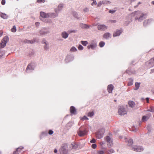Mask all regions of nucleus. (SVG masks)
I'll use <instances>...</instances> for the list:
<instances>
[{
	"mask_svg": "<svg viewBox=\"0 0 154 154\" xmlns=\"http://www.w3.org/2000/svg\"><path fill=\"white\" fill-rule=\"evenodd\" d=\"M60 154H66L67 152V143L63 144L62 145L59 149Z\"/></svg>",
	"mask_w": 154,
	"mask_h": 154,
	"instance_id": "obj_1",
	"label": "nucleus"
},
{
	"mask_svg": "<svg viewBox=\"0 0 154 154\" xmlns=\"http://www.w3.org/2000/svg\"><path fill=\"white\" fill-rule=\"evenodd\" d=\"M9 41V38L7 36H5L0 43V48H4Z\"/></svg>",
	"mask_w": 154,
	"mask_h": 154,
	"instance_id": "obj_2",
	"label": "nucleus"
},
{
	"mask_svg": "<svg viewBox=\"0 0 154 154\" xmlns=\"http://www.w3.org/2000/svg\"><path fill=\"white\" fill-rule=\"evenodd\" d=\"M97 46V42L96 40H93L91 41L90 45L87 46L88 49L90 48L93 50L95 49Z\"/></svg>",
	"mask_w": 154,
	"mask_h": 154,
	"instance_id": "obj_3",
	"label": "nucleus"
},
{
	"mask_svg": "<svg viewBox=\"0 0 154 154\" xmlns=\"http://www.w3.org/2000/svg\"><path fill=\"white\" fill-rule=\"evenodd\" d=\"M105 132V130L104 128L100 130L97 134V137L98 139L102 138Z\"/></svg>",
	"mask_w": 154,
	"mask_h": 154,
	"instance_id": "obj_4",
	"label": "nucleus"
},
{
	"mask_svg": "<svg viewBox=\"0 0 154 154\" xmlns=\"http://www.w3.org/2000/svg\"><path fill=\"white\" fill-rule=\"evenodd\" d=\"M118 113L119 115H124L126 114L127 112L124 108L121 107L119 109Z\"/></svg>",
	"mask_w": 154,
	"mask_h": 154,
	"instance_id": "obj_5",
	"label": "nucleus"
},
{
	"mask_svg": "<svg viewBox=\"0 0 154 154\" xmlns=\"http://www.w3.org/2000/svg\"><path fill=\"white\" fill-rule=\"evenodd\" d=\"M132 149L134 151L138 152H141L143 150V148L141 146H133Z\"/></svg>",
	"mask_w": 154,
	"mask_h": 154,
	"instance_id": "obj_6",
	"label": "nucleus"
},
{
	"mask_svg": "<svg viewBox=\"0 0 154 154\" xmlns=\"http://www.w3.org/2000/svg\"><path fill=\"white\" fill-rule=\"evenodd\" d=\"M107 28V27L104 24L99 25L97 26L98 29L101 31H105Z\"/></svg>",
	"mask_w": 154,
	"mask_h": 154,
	"instance_id": "obj_7",
	"label": "nucleus"
},
{
	"mask_svg": "<svg viewBox=\"0 0 154 154\" xmlns=\"http://www.w3.org/2000/svg\"><path fill=\"white\" fill-rule=\"evenodd\" d=\"M42 43L43 44H44V48L45 49H48L49 48V44L48 42L45 40H43Z\"/></svg>",
	"mask_w": 154,
	"mask_h": 154,
	"instance_id": "obj_8",
	"label": "nucleus"
},
{
	"mask_svg": "<svg viewBox=\"0 0 154 154\" xmlns=\"http://www.w3.org/2000/svg\"><path fill=\"white\" fill-rule=\"evenodd\" d=\"M70 111L72 115H75L76 114V110L75 108L73 106H72L70 109Z\"/></svg>",
	"mask_w": 154,
	"mask_h": 154,
	"instance_id": "obj_9",
	"label": "nucleus"
},
{
	"mask_svg": "<svg viewBox=\"0 0 154 154\" xmlns=\"http://www.w3.org/2000/svg\"><path fill=\"white\" fill-rule=\"evenodd\" d=\"M34 67L33 65L32 64H30L28 66L26 71V72H29V70H33L34 69Z\"/></svg>",
	"mask_w": 154,
	"mask_h": 154,
	"instance_id": "obj_10",
	"label": "nucleus"
},
{
	"mask_svg": "<svg viewBox=\"0 0 154 154\" xmlns=\"http://www.w3.org/2000/svg\"><path fill=\"white\" fill-rule=\"evenodd\" d=\"M122 32L121 30H117L114 32L113 36L114 37L119 36L121 33Z\"/></svg>",
	"mask_w": 154,
	"mask_h": 154,
	"instance_id": "obj_11",
	"label": "nucleus"
},
{
	"mask_svg": "<svg viewBox=\"0 0 154 154\" xmlns=\"http://www.w3.org/2000/svg\"><path fill=\"white\" fill-rule=\"evenodd\" d=\"M151 115L150 113L148 114L146 116H143L142 118V121L143 122L147 121Z\"/></svg>",
	"mask_w": 154,
	"mask_h": 154,
	"instance_id": "obj_12",
	"label": "nucleus"
},
{
	"mask_svg": "<svg viewBox=\"0 0 154 154\" xmlns=\"http://www.w3.org/2000/svg\"><path fill=\"white\" fill-rule=\"evenodd\" d=\"M87 132V131L85 130L79 131L78 132V134L79 136L82 137L85 135L86 134Z\"/></svg>",
	"mask_w": 154,
	"mask_h": 154,
	"instance_id": "obj_13",
	"label": "nucleus"
},
{
	"mask_svg": "<svg viewBox=\"0 0 154 154\" xmlns=\"http://www.w3.org/2000/svg\"><path fill=\"white\" fill-rule=\"evenodd\" d=\"M40 16L41 17L43 18H48V13H46L43 12H40Z\"/></svg>",
	"mask_w": 154,
	"mask_h": 154,
	"instance_id": "obj_14",
	"label": "nucleus"
},
{
	"mask_svg": "<svg viewBox=\"0 0 154 154\" xmlns=\"http://www.w3.org/2000/svg\"><path fill=\"white\" fill-rule=\"evenodd\" d=\"M78 147V145L75 143H72L69 146V148L70 149H76Z\"/></svg>",
	"mask_w": 154,
	"mask_h": 154,
	"instance_id": "obj_15",
	"label": "nucleus"
},
{
	"mask_svg": "<svg viewBox=\"0 0 154 154\" xmlns=\"http://www.w3.org/2000/svg\"><path fill=\"white\" fill-rule=\"evenodd\" d=\"M49 33V32L47 30H42L40 32V34L42 35H45Z\"/></svg>",
	"mask_w": 154,
	"mask_h": 154,
	"instance_id": "obj_16",
	"label": "nucleus"
},
{
	"mask_svg": "<svg viewBox=\"0 0 154 154\" xmlns=\"http://www.w3.org/2000/svg\"><path fill=\"white\" fill-rule=\"evenodd\" d=\"M113 89V86L112 85H109L108 86L107 90L109 93H111Z\"/></svg>",
	"mask_w": 154,
	"mask_h": 154,
	"instance_id": "obj_17",
	"label": "nucleus"
},
{
	"mask_svg": "<svg viewBox=\"0 0 154 154\" xmlns=\"http://www.w3.org/2000/svg\"><path fill=\"white\" fill-rule=\"evenodd\" d=\"M48 18H54L57 16V14L53 13H48Z\"/></svg>",
	"mask_w": 154,
	"mask_h": 154,
	"instance_id": "obj_18",
	"label": "nucleus"
},
{
	"mask_svg": "<svg viewBox=\"0 0 154 154\" xmlns=\"http://www.w3.org/2000/svg\"><path fill=\"white\" fill-rule=\"evenodd\" d=\"M0 17L5 19H7L8 17V16L7 14L1 12H0Z\"/></svg>",
	"mask_w": 154,
	"mask_h": 154,
	"instance_id": "obj_19",
	"label": "nucleus"
},
{
	"mask_svg": "<svg viewBox=\"0 0 154 154\" xmlns=\"http://www.w3.org/2000/svg\"><path fill=\"white\" fill-rule=\"evenodd\" d=\"M106 140L107 142L109 143L108 144L109 146H110L112 145V140L109 137H107Z\"/></svg>",
	"mask_w": 154,
	"mask_h": 154,
	"instance_id": "obj_20",
	"label": "nucleus"
},
{
	"mask_svg": "<svg viewBox=\"0 0 154 154\" xmlns=\"http://www.w3.org/2000/svg\"><path fill=\"white\" fill-rule=\"evenodd\" d=\"M111 36V34L109 32H106L103 35V37L105 39H108Z\"/></svg>",
	"mask_w": 154,
	"mask_h": 154,
	"instance_id": "obj_21",
	"label": "nucleus"
},
{
	"mask_svg": "<svg viewBox=\"0 0 154 154\" xmlns=\"http://www.w3.org/2000/svg\"><path fill=\"white\" fill-rule=\"evenodd\" d=\"M61 35L63 38L66 39L67 37V33L66 31H63L61 33Z\"/></svg>",
	"mask_w": 154,
	"mask_h": 154,
	"instance_id": "obj_22",
	"label": "nucleus"
},
{
	"mask_svg": "<svg viewBox=\"0 0 154 154\" xmlns=\"http://www.w3.org/2000/svg\"><path fill=\"white\" fill-rule=\"evenodd\" d=\"M146 17V15L141 14L140 17L139 18H137L136 19L138 20L139 21H141L142 20L145 19Z\"/></svg>",
	"mask_w": 154,
	"mask_h": 154,
	"instance_id": "obj_23",
	"label": "nucleus"
},
{
	"mask_svg": "<svg viewBox=\"0 0 154 154\" xmlns=\"http://www.w3.org/2000/svg\"><path fill=\"white\" fill-rule=\"evenodd\" d=\"M128 104L129 107L131 108L134 107L135 105V103L134 101H128Z\"/></svg>",
	"mask_w": 154,
	"mask_h": 154,
	"instance_id": "obj_24",
	"label": "nucleus"
},
{
	"mask_svg": "<svg viewBox=\"0 0 154 154\" xmlns=\"http://www.w3.org/2000/svg\"><path fill=\"white\" fill-rule=\"evenodd\" d=\"M152 20L151 19L146 20H145L143 23V25L144 26H146L147 24L149 23Z\"/></svg>",
	"mask_w": 154,
	"mask_h": 154,
	"instance_id": "obj_25",
	"label": "nucleus"
},
{
	"mask_svg": "<svg viewBox=\"0 0 154 154\" xmlns=\"http://www.w3.org/2000/svg\"><path fill=\"white\" fill-rule=\"evenodd\" d=\"M80 26L83 28L87 29L89 28V26L86 24L82 23L80 24Z\"/></svg>",
	"mask_w": 154,
	"mask_h": 154,
	"instance_id": "obj_26",
	"label": "nucleus"
},
{
	"mask_svg": "<svg viewBox=\"0 0 154 154\" xmlns=\"http://www.w3.org/2000/svg\"><path fill=\"white\" fill-rule=\"evenodd\" d=\"M140 84V83H136L135 84V88L134 89L135 90H137L139 88Z\"/></svg>",
	"mask_w": 154,
	"mask_h": 154,
	"instance_id": "obj_27",
	"label": "nucleus"
},
{
	"mask_svg": "<svg viewBox=\"0 0 154 154\" xmlns=\"http://www.w3.org/2000/svg\"><path fill=\"white\" fill-rule=\"evenodd\" d=\"M77 48L74 47H72L70 49V51L72 52H75L77 51Z\"/></svg>",
	"mask_w": 154,
	"mask_h": 154,
	"instance_id": "obj_28",
	"label": "nucleus"
},
{
	"mask_svg": "<svg viewBox=\"0 0 154 154\" xmlns=\"http://www.w3.org/2000/svg\"><path fill=\"white\" fill-rule=\"evenodd\" d=\"M17 31L16 28V26H13V27L11 29V31L13 32H15Z\"/></svg>",
	"mask_w": 154,
	"mask_h": 154,
	"instance_id": "obj_29",
	"label": "nucleus"
},
{
	"mask_svg": "<svg viewBox=\"0 0 154 154\" xmlns=\"http://www.w3.org/2000/svg\"><path fill=\"white\" fill-rule=\"evenodd\" d=\"M81 44L84 46H86L88 44V42L87 41H81Z\"/></svg>",
	"mask_w": 154,
	"mask_h": 154,
	"instance_id": "obj_30",
	"label": "nucleus"
},
{
	"mask_svg": "<svg viewBox=\"0 0 154 154\" xmlns=\"http://www.w3.org/2000/svg\"><path fill=\"white\" fill-rule=\"evenodd\" d=\"M102 4H110L111 3L110 2V1H109L105 0V1H102Z\"/></svg>",
	"mask_w": 154,
	"mask_h": 154,
	"instance_id": "obj_31",
	"label": "nucleus"
},
{
	"mask_svg": "<svg viewBox=\"0 0 154 154\" xmlns=\"http://www.w3.org/2000/svg\"><path fill=\"white\" fill-rule=\"evenodd\" d=\"M105 42H100L99 44V46L100 47H103L105 45Z\"/></svg>",
	"mask_w": 154,
	"mask_h": 154,
	"instance_id": "obj_32",
	"label": "nucleus"
},
{
	"mask_svg": "<svg viewBox=\"0 0 154 154\" xmlns=\"http://www.w3.org/2000/svg\"><path fill=\"white\" fill-rule=\"evenodd\" d=\"M149 63H151L152 65V66L154 65V58L151 59L149 61Z\"/></svg>",
	"mask_w": 154,
	"mask_h": 154,
	"instance_id": "obj_33",
	"label": "nucleus"
},
{
	"mask_svg": "<svg viewBox=\"0 0 154 154\" xmlns=\"http://www.w3.org/2000/svg\"><path fill=\"white\" fill-rule=\"evenodd\" d=\"M89 9L88 8H85L83 9V11L84 12L86 13L89 11Z\"/></svg>",
	"mask_w": 154,
	"mask_h": 154,
	"instance_id": "obj_34",
	"label": "nucleus"
},
{
	"mask_svg": "<svg viewBox=\"0 0 154 154\" xmlns=\"http://www.w3.org/2000/svg\"><path fill=\"white\" fill-rule=\"evenodd\" d=\"M132 143H133V141H132V139H129L128 140V146H129L131 145L132 144Z\"/></svg>",
	"mask_w": 154,
	"mask_h": 154,
	"instance_id": "obj_35",
	"label": "nucleus"
},
{
	"mask_svg": "<svg viewBox=\"0 0 154 154\" xmlns=\"http://www.w3.org/2000/svg\"><path fill=\"white\" fill-rule=\"evenodd\" d=\"M78 49L80 50H82L83 49V47L82 45H79L78 46Z\"/></svg>",
	"mask_w": 154,
	"mask_h": 154,
	"instance_id": "obj_36",
	"label": "nucleus"
},
{
	"mask_svg": "<svg viewBox=\"0 0 154 154\" xmlns=\"http://www.w3.org/2000/svg\"><path fill=\"white\" fill-rule=\"evenodd\" d=\"M94 115V113L93 112H90L88 114V116L89 117H92Z\"/></svg>",
	"mask_w": 154,
	"mask_h": 154,
	"instance_id": "obj_37",
	"label": "nucleus"
},
{
	"mask_svg": "<svg viewBox=\"0 0 154 154\" xmlns=\"http://www.w3.org/2000/svg\"><path fill=\"white\" fill-rule=\"evenodd\" d=\"M24 42H26L27 43H32L33 42H32L28 40H26L24 41Z\"/></svg>",
	"mask_w": 154,
	"mask_h": 154,
	"instance_id": "obj_38",
	"label": "nucleus"
},
{
	"mask_svg": "<svg viewBox=\"0 0 154 154\" xmlns=\"http://www.w3.org/2000/svg\"><path fill=\"white\" fill-rule=\"evenodd\" d=\"M82 120H88V119L85 116H84L82 119Z\"/></svg>",
	"mask_w": 154,
	"mask_h": 154,
	"instance_id": "obj_39",
	"label": "nucleus"
},
{
	"mask_svg": "<svg viewBox=\"0 0 154 154\" xmlns=\"http://www.w3.org/2000/svg\"><path fill=\"white\" fill-rule=\"evenodd\" d=\"M102 4H102V2L101 1H100V2H98V4H97V6L98 7H100V6H101V5Z\"/></svg>",
	"mask_w": 154,
	"mask_h": 154,
	"instance_id": "obj_40",
	"label": "nucleus"
},
{
	"mask_svg": "<svg viewBox=\"0 0 154 154\" xmlns=\"http://www.w3.org/2000/svg\"><path fill=\"white\" fill-rule=\"evenodd\" d=\"M73 16H74V17H75V18H78V14H77L76 13H74L73 14Z\"/></svg>",
	"mask_w": 154,
	"mask_h": 154,
	"instance_id": "obj_41",
	"label": "nucleus"
},
{
	"mask_svg": "<svg viewBox=\"0 0 154 154\" xmlns=\"http://www.w3.org/2000/svg\"><path fill=\"white\" fill-rule=\"evenodd\" d=\"M54 133V132L53 131L50 130L49 131L48 134L50 135L53 134Z\"/></svg>",
	"mask_w": 154,
	"mask_h": 154,
	"instance_id": "obj_42",
	"label": "nucleus"
},
{
	"mask_svg": "<svg viewBox=\"0 0 154 154\" xmlns=\"http://www.w3.org/2000/svg\"><path fill=\"white\" fill-rule=\"evenodd\" d=\"M91 146L93 148L95 149L96 147L97 146L96 144H92Z\"/></svg>",
	"mask_w": 154,
	"mask_h": 154,
	"instance_id": "obj_43",
	"label": "nucleus"
},
{
	"mask_svg": "<svg viewBox=\"0 0 154 154\" xmlns=\"http://www.w3.org/2000/svg\"><path fill=\"white\" fill-rule=\"evenodd\" d=\"M37 2L39 3L44 2H45V0H38Z\"/></svg>",
	"mask_w": 154,
	"mask_h": 154,
	"instance_id": "obj_44",
	"label": "nucleus"
},
{
	"mask_svg": "<svg viewBox=\"0 0 154 154\" xmlns=\"http://www.w3.org/2000/svg\"><path fill=\"white\" fill-rule=\"evenodd\" d=\"M96 141V140H95L94 139H92V140H91V141H90V142L91 143H95V142Z\"/></svg>",
	"mask_w": 154,
	"mask_h": 154,
	"instance_id": "obj_45",
	"label": "nucleus"
},
{
	"mask_svg": "<svg viewBox=\"0 0 154 154\" xmlns=\"http://www.w3.org/2000/svg\"><path fill=\"white\" fill-rule=\"evenodd\" d=\"M3 33V32L2 30H0V37L2 36Z\"/></svg>",
	"mask_w": 154,
	"mask_h": 154,
	"instance_id": "obj_46",
	"label": "nucleus"
},
{
	"mask_svg": "<svg viewBox=\"0 0 154 154\" xmlns=\"http://www.w3.org/2000/svg\"><path fill=\"white\" fill-rule=\"evenodd\" d=\"M98 153L99 154H103L104 152L103 151H100L98 152Z\"/></svg>",
	"mask_w": 154,
	"mask_h": 154,
	"instance_id": "obj_47",
	"label": "nucleus"
},
{
	"mask_svg": "<svg viewBox=\"0 0 154 154\" xmlns=\"http://www.w3.org/2000/svg\"><path fill=\"white\" fill-rule=\"evenodd\" d=\"M133 82L132 81H131L128 83V85L129 86L131 85H133Z\"/></svg>",
	"mask_w": 154,
	"mask_h": 154,
	"instance_id": "obj_48",
	"label": "nucleus"
},
{
	"mask_svg": "<svg viewBox=\"0 0 154 154\" xmlns=\"http://www.w3.org/2000/svg\"><path fill=\"white\" fill-rule=\"evenodd\" d=\"M5 3V0H2V5H4Z\"/></svg>",
	"mask_w": 154,
	"mask_h": 154,
	"instance_id": "obj_49",
	"label": "nucleus"
},
{
	"mask_svg": "<svg viewBox=\"0 0 154 154\" xmlns=\"http://www.w3.org/2000/svg\"><path fill=\"white\" fill-rule=\"evenodd\" d=\"M148 111L153 112H154V110L153 109L151 108L150 109L148 110Z\"/></svg>",
	"mask_w": 154,
	"mask_h": 154,
	"instance_id": "obj_50",
	"label": "nucleus"
},
{
	"mask_svg": "<svg viewBox=\"0 0 154 154\" xmlns=\"http://www.w3.org/2000/svg\"><path fill=\"white\" fill-rule=\"evenodd\" d=\"M64 6V5L63 4H60L58 6V8H60L63 7Z\"/></svg>",
	"mask_w": 154,
	"mask_h": 154,
	"instance_id": "obj_51",
	"label": "nucleus"
},
{
	"mask_svg": "<svg viewBox=\"0 0 154 154\" xmlns=\"http://www.w3.org/2000/svg\"><path fill=\"white\" fill-rule=\"evenodd\" d=\"M109 152L110 153H113L114 152V151L112 149H111L109 150Z\"/></svg>",
	"mask_w": 154,
	"mask_h": 154,
	"instance_id": "obj_52",
	"label": "nucleus"
},
{
	"mask_svg": "<svg viewBox=\"0 0 154 154\" xmlns=\"http://www.w3.org/2000/svg\"><path fill=\"white\" fill-rule=\"evenodd\" d=\"M75 32V30H72V31H71V30H69V32H70V33H72V32Z\"/></svg>",
	"mask_w": 154,
	"mask_h": 154,
	"instance_id": "obj_53",
	"label": "nucleus"
},
{
	"mask_svg": "<svg viewBox=\"0 0 154 154\" xmlns=\"http://www.w3.org/2000/svg\"><path fill=\"white\" fill-rule=\"evenodd\" d=\"M57 149H55L54 150V152L55 153H56L57 152Z\"/></svg>",
	"mask_w": 154,
	"mask_h": 154,
	"instance_id": "obj_54",
	"label": "nucleus"
},
{
	"mask_svg": "<svg viewBox=\"0 0 154 154\" xmlns=\"http://www.w3.org/2000/svg\"><path fill=\"white\" fill-rule=\"evenodd\" d=\"M39 25V23L38 22H36L35 23V25L36 26H38Z\"/></svg>",
	"mask_w": 154,
	"mask_h": 154,
	"instance_id": "obj_55",
	"label": "nucleus"
},
{
	"mask_svg": "<svg viewBox=\"0 0 154 154\" xmlns=\"http://www.w3.org/2000/svg\"><path fill=\"white\" fill-rule=\"evenodd\" d=\"M22 148H23L22 147H20V148H17V151H18L20 149H22Z\"/></svg>",
	"mask_w": 154,
	"mask_h": 154,
	"instance_id": "obj_56",
	"label": "nucleus"
},
{
	"mask_svg": "<svg viewBox=\"0 0 154 154\" xmlns=\"http://www.w3.org/2000/svg\"><path fill=\"white\" fill-rule=\"evenodd\" d=\"M154 72V69H153L151 70V73H153Z\"/></svg>",
	"mask_w": 154,
	"mask_h": 154,
	"instance_id": "obj_57",
	"label": "nucleus"
},
{
	"mask_svg": "<svg viewBox=\"0 0 154 154\" xmlns=\"http://www.w3.org/2000/svg\"><path fill=\"white\" fill-rule=\"evenodd\" d=\"M149 98H146V100L147 101V102H148V100H149Z\"/></svg>",
	"mask_w": 154,
	"mask_h": 154,
	"instance_id": "obj_58",
	"label": "nucleus"
},
{
	"mask_svg": "<svg viewBox=\"0 0 154 154\" xmlns=\"http://www.w3.org/2000/svg\"><path fill=\"white\" fill-rule=\"evenodd\" d=\"M152 3L154 5V1L152 2Z\"/></svg>",
	"mask_w": 154,
	"mask_h": 154,
	"instance_id": "obj_59",
	"label": "nucleus"
},
{
	"mask_svg": "<svg viewBox=\"0 0 154 154\" xmlns=\"http://www.w3.org/2000/svg\"><path fill=\"white\" fill-rule=\"evenodd\" d=\"M2 57V55H0V58Z\"/></svg>",
	"mask_w": 154,
	"mask_h": 154,
	"instance_id": "obj_60",
	"label": "nucleus"
},
{
	"mask_svg": "<svg viewBox=\"0 0 154 154\" xmlns=\"http://www.w3.org/2000/svg\"><path fill=\"white\" fill-rule=\"evenodd\" d=\"M112 11L113 12H114V11Z\"/></svg>",
	"mask_w": 154,
	"mask_h": 154,
	"instance_id": "obj_61",
	"label": "nucleus"
},
{
	"mask_svg": "<svg viewBox=\"0 0 154 154\" xmlns=\"http://www.w3.org/2000/svg\"><path fill=\"white\" fill-rule=\"evenodd\" d=\"M44 132H43L42 134H44Z\"/></svg>",
	"mask_w": 154,
	"mask_h": 154,
	"instance_id": "obj_62",
	"label": "nucleus"
}]
</instances>
